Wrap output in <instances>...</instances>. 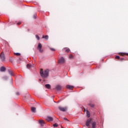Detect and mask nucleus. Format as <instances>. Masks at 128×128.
<instances>
[{
	"instance_id": "nucleus-1",
	"label": "nucleus",
	"mask_w": 128,
	"mask_h": 128,
	"mask_svg": "<svg viewBox=\"0 0 128 128\" xmlns=\"http://www.w3.org/2000/svg\"><path fill=\"white\" fill-rule=\"evenodd\" d=\"M49 74L50 70L48 69L45 70H40V74L42 78H48V77L49 76Z\"/></svg>"
},
{
	"instance_id": "nucleus-2",
	"label": "nucleus",
	"mask_w": 128,
	"mask_h": 128,
	"mask_svg": "<svg viewBox=\"0 0 128 128\" xmlns=\"http://www.w3.org/2000/svg\"><path fill=\"white\" fill-rule=\"evenodd\" d=\"M42 46L40 43H39L38 46V50L40 52H42L44 50H42Z\"/></svg>"
},
{
	"instance_id": "nucleus-3",
	"label": "nucleus",
	"mask_w": 128,
	"mask_h": 128,
	"mask_svg": "<svg viewBox=\"0 0 128 128\" xmlns=\"http://www.w3.org/2000/svg\"><path fill=\"white\" fill-rule=\"evenodd\" d=\"M0 58L2 60V62H4V60H6V57L4 56V52H2L0 55Z\"/></svg>"
},
{
	"instance_id": "nucleus-4",
	"label": "nucleus",
	"mask_w": 128,
	"mask_h": 128,
	"mask_svg": "<svg viewBox=\"0 0 128 128\" xmlns=\"http://www.w3.org/2000/svg\"><path fill=\"white\" fill-rule=\"evenodd\" d=\"M58 109L61 112H66V110H68V108H66V107L63 108L62 106H59Z\"/></svg>"
},
{
	"instance_id": "nucleus-5",
	"label": "nucleus",
	"mask_w": 128,
	"mask_h": 128,
	"mask_svg": "<svg viewBox=\"0 0 128 128\" xmlns=\"http://www.w3.org/2000/svg\"><path fill=\"white\" fill-rule=\"evenodd\" d=\"M92 122V119L89 118L86 122V126H90V123Z\"/></svg>"
},
{
	"instance_id": "nucleus-6",
	"label": "nucleus",
	"mask_w": 128,
	"mask_h": 128,
	"mask_svg": "<svg viewBox=\"0 0 128 128\" xmlns=\"http://www.w3.org/2000/svg\"><path fill=\"white\" fill-rule=\"evenodd\" d=\"M46 120L48 122H52V120H54V118H52V116H48L46 118Z\"/></svg>"
},
{
	"instance_id": "nucleus-7",
	"label": "nucleus",
	"mask_w": 128,
	"mask_h": 128,
	"mask_svg": "<svg viewBox=\"0 0 128 128\" xmlns=\"http://www.w3.org/2000/svg\"><path fill=\"white\" fill-rule=\"evenodd\" d=\"M59 64H64V58L63 57H62L59 60Z\"/></svg>"
},
{
	"instance_id": "nucleus-8",
	"label": "nucleus",
	"mask_w": 128,
	"mask_h": 128,
	"mask_svg": "<svg viewBox=\"0 0 128 128\" xmlns=\"http://www.w3.org/2000/svg\"><path fill=\"white\" fill-rule=\"evenodd\" d=\"M84 112H86L88 118H90V112H88V110H86V108H84Z\"/></svg>"
},
{
	"instance_id": "nucleus-9",
	"label": "nucleus",
	"mask_w": 128,
	"mask_h": 128,
	"mask_svg": "<svg viewBox=\"0 0 128 128\" xmlns=\"http://www.w3.org/2000/svg\"><path fill=\"white\" fill-rule=\"evenodd\" d=\"M56 89L58 91L60 90H62V86H60V85H57L56 86Z\"/></svg>"
},
{
	"instance_id": "nucleus-10",
	"label": "nucleus",
	"mask_w": 128,
	"mask_h": 128,
	"mask_svg": "<svg viewBox=\"0 0 128 128\" xmlns=\"http://www.w3.org/2000/svg\"><path fill=\"white\" fill-rule=\"evenodd\" d=\"M66 88H68V90H72V88H74V87L73 86L67 85Z\"/></svg>"
},
{
	"instance_id": "nucleus-11",
	"label": "nucleus",
	"mask_w": 128,
	"mask_h": 128,
	"mask_svg": "<svg viewBox=\"0 0 128 128\" xmlns=\"http://www.w3.org/2000/svg\"><path fill=\"white\" fill-rule=\"evenodd\" d=\"M8 72L9 74H10V76H14V74L12 72L10 69L8 70Z\"/></svg>"
},
{
	"instance_id": "nucleus-12",
	"label": "nucleus",
	"mask_w": 128,
	"mask_h": 128,
	"mask_svg": "<svg viewBox=\"0 0 128 128\" xmlns=\"http://www.w3.org/2000/svg\"><path fill=\"white\" fill-rule=\"evenodd\" d=\"M39 124H41L42 126H44V122L42 120H39Z\"/></svg>"
},
{
	"instance_id": "nucleus-13",
	"label": "nucleus",
	"mask_w": 128,
	"mask_h": 128,
	"mask_svg": "<svg viewBox=\"0 0 128 128\" xmlns=\"http://www.w3.org/2000/svg\"><path fill=\"white\" fill-rule=\"evenodd\" d=\"M42 38H44L45 40H48V36L46 35V36H42Z\"/></svg>"
},
{
	"instance_id": "nucleus-14",
	"label": "nucleus",
	"mask_w": 128,
	"mask_h": 128,
	"mask_svg": "<svg viewBox=\"0 0 128 128\" xmlns=\"http://www.w3.org/2000/svg\"><path fill=\"white\" fill-rule=\"evenodd\" d=\"M0 70L1 72H6V68L2 66L0 68Z\"/></svg>"
},
{
	"instance_id": "nucleus-15",
	"label": "nucleus",
	"mask_w": 128,
	"mask_h": 128,
	"mask_svg": "<svg viewBox=\"0 0 128 128\" xmlns=\"http://www.w3.org/2000/svg\"><path fill=\"white\" fill-rule=\"evenodd\" d=\"M63 50H65L66 52H68L70 51V50L68 48H63Z\"/></svg>"
},
{
	"instance_id": "nucleus-16",
	"label": "nucleus",
	"mask_w": 128,
	"mask_h": 128,
	"mask_svg": "<svg viewBox=\"0 0 128 128\" xmlns=\"http://www.w3.org/2000/svg\"><path fill=\"white\" fill-rule=\"evenodd\" d=\"M31 110L32 112H36V108L32 107Z\"/></svg>"
},
{
	"instance_id": "nucleus-17",
	"label": "nucleus",
	"mask_w": 128,
	"mask_h": 128,
	"mask_svg": "<svg viewBox=\"0 0 128 128\" xmlns=\"http://www.w3.org/2000/svg\"><path fill=\"white\" fill-rule=\"evenodd\" d=\"M32 65L30 64H28L26 66V68H32Z\"/></svg>"
},
{
	"instance_id": "nucleus-18",
	"label": "nucleus",
	"mask_w": 128,
	"mask_h": 128,
	"mask_svg": "<svg viewBox=\"0 0 128 128\" xmlns=\"http://www.w3.org/2000/svg\"><path fill=\"white\" fill-rule=\"evenodd\" d=\"M96 122H94L92 124V128H96Z\"/></svg>"
},
{
	"instance_id": "nucleus-19",
	"label": "nucleus",
	"mask_w": 128,
	"mask_h": 128,
	"mask_svg": "<svg viewBox=\"0 0 128 128\" xmlns=\"http://www.w3.org/2000/svg\"><path fill=\"white\" fill-rule=\"evenodd\" d=\"M46 88H50V84H46L45 85Z\"/></svg>"
},
{
	"instance_id": "nucleus-20",
	"label": "nucleus",
	"mask_w": 128,
	"mask_h": 128,
	"mask_svg": "<svg viewBox=\"0 0 128 128\" xmlns=\"http://www.w3.org/2000/svg\"><path fill=\"white\" fill-rule=\"evenodd\" d=\"M36 38L38 40H40V36H38V35H36Z\"/></svg>"
},
{
	"instance_id": "nucleus-21",
	"label": "nucleus",
	"mask_w": 128,
	"mask_h": 128,
	"mask_svg": "<svg viewBox=\"0 0 128 128\" xmlns=\"http://www.w3.org/2000/svg\"><path fill=\"white\" fill-rule=\"evenodd\" d=\"M126 54H127V56H128V54L126 53H120V56H126Z\"/></svg>"
},
{
	"instance_id": "nucleus-22",
	"label": "nucleus",
	"mask_w": 128,
	"mask_h": 128,
	"mask_svg": "<svg viewBox=\"0 0 128 128\" xmlns=\"http://www.w3.org/2000/svg\"><path fill=\"white\" fill-rule=\"evenodd\" d=\"M89 106H90L91 108H94V104H89Z\"/></svg>"
},
{
	"instance_id": "nucleus-23",
	"label": "nucleus",
	"mask_w": 128,
	"mask_h": 128,
	"mask_svg": "<svg viewBox=\"0 0 128 128\" xmlns=\"http://www.w3.org/2000/svg\"><path fill=\"white\" fill-rule=\"evenodd\" d=\"M7 78H8V77L7 76H4L3 77V79L4 80H6Z\"/></svg>"
},
{
	"instance_id": "nucleus-24",
	"label": "nucleus",
	"mask_w": 128,
	"mask_h": 128,
	"mask_svg": "<svg viewBox=\"0 0 128 128\" xmlns=\"http://www.w3.org/2000/svg\"><path fill=\"white\" fill-rule=\"evenodd\" d=\"M54 128H56V126H58V124H53Z\"/></svg>"
},
{
	"instance_id": "nucleus-25",
	"label": "nucleus",
	"mask_w": 128,
	"mask_h": 128,
	"mask_svg": "<svg viewBox=\"0 0 128 128\" xmlns=\"http://www.w3.org/2000/svg\"><path fill=\"white\" fill-rule=\"evenodd\" d=\"M69 58H74V56L72 55H70Z\"/></svg>"
},
{
	"instance_id": "nucleus-26",
	"label": "nucleus",
	"mask_w": 128,
	"mask_h": 128,
	"mask_svg": "<svg viewBox=\"0 0 128 128\" xmlns=\"http://www.w3.org/2000/svg\"><path fill=\"white\" fill-rule=\"evenodd\" d=\"M50 50H52V52H54V50H54V48H50Z\"/></svg>"
},
{
	"instance_id": "nucleus-27",
	"label": "nucleus",
	"mask_w": 128,
	"mask_h": 128,
	"mask_svg": "<svg viewBox=\"0 0 128 128\" xmlns=\"http://www.w3.org/2000/svg\"><path fill=\"white\" fill-rule=\"evenodd\" d=\"M116 58L117 60H120V56H116Z\"/></svg>"
},
{
	"instance_id": "nucleus-28",
	"label": "nucleus",
	"mask_w": 128,
	"mask_h": 128,
	"mask_svg": "<svg viewBox=\"0 0 128 128\" xmlns=\"http://www.w3.org/2000/svg\"><path fill=\"white\" fill-rule=\"evenodd\" d=\"M15 54H16V56H20V54L18 53V52L16 53Z\"/></svg>"
},
{
	"instance_id": "nucleus-29",
	"label": "nucleus",
	"mask_w": 128,
	"mask_h": 128,
	"mask_svg": "<svg viewBox=\"0 0 128 128\" xmlns=\"http://www.w3.org/2000/svg\"><path fill=\"white\" fill-rule=\"evenodd\" d=\"M34 18H36V14L34 15Z\"/></svg>"
},
{
	"instance_id": "nucleus-30",
	"label": "nucleus",
	"mask_w": 128,
	"mask_h": 128,
	"mask_svg": "<svg viewBox=\"0 0 128 128\" xmlns=\"http://www.w3.org/2000/svg\"><path fill=\"white\" fill-rule=\"evenodd\" d=\"M64 120H68V118H64Z\"/></svg>"
},
{
	"instance_id": "nucleus-31",
	"label": "nucleus",
	"mask_w": 128,
	"mask_h": 128,
	"mask_svg": "<svg viewBox=\"0 0 128 128\" xmlns=\"http://www.w3.org/2000/svg\"><path fill=\"white\" fill-rule=\"evenodd\" d=\"M120 60H124V58H120Z\"/></svg>"
},
{
	"instance_id": "nucleus-32",
	"label": "nucleus",
	"mask_w": 128,
	"mask_h": 128,
	"mask_svg": "<svg viewBox=\"0 0 128 128\" xmlns=\"http://www.w3.org/2000/svg\"><path fill=\"white\" fill-rule=\"evenodd\" d=\"M16 94L18 95V94H20V93L18 92H17Z\"/></svg>"
},
{
	"instance_id": "nucleus-33",
	"label": "nucleus",
	"mask_w": 128,
	"mask_h": 128,
	"mask_svg": "<svg viewBox=\"0 0 128 128\" xmlns=\"http://www.w3.org/2000/svg\"><path fill=\"white\" fill-rule=\"evenodd\" d=\"M18 24H20V22H18Z\"/></svg>"
},
{
	"instance_id": "nucleus-34",
	"label": "nucleus",
	"mask_w": 128,
	"mask_h": 128,
	"mask_svg": "<svg viewBox=\"0 0 128 128\" xmlns=\"http://www.w3.org/2000/svg\"><path fill=\"white\" fill-rule=\"evenodd\" d=\"M40 82H42V80L40 79Z\"/></svg>"
}]
</instances>
